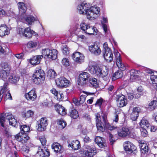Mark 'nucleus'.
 I'll use <instances>...</instances> for the list:
<instances>
[{
    "label": "nucleus",
    "mask_w": 157,
    "mask_h": 157,
    "mask_svg": "<svg viewBox=\"0 0 157 157\" xmlns=\"http://www.w3.org/2000/svg\"><path fill=\"white\" fill-rule=\"evenodd\" d=\"M95 116L96 122V125L97 131L98 132H104L106 129L110 130L116 129L119 136L124 138L129 136L131 130L128 127L125 126L119 127L111 126L109 124L107 119V116L105 113H103L101 115L102 121L101 120V117L99 113H95Z\"/></svg>",
    "instance_id": "nucleus-1"
},
{
    "label": "nucleus",
    "mask_w": 157,
    "mask_h": 157,
    "mask_svg": "<svg viewBox=\"0 0 157 157\" xmlns=\"http://www.w3.org/2000/svg\"><path fill=\"white\" fill-rule=\"evenodd\" d=\"M77 9L80 14H85L87 18L90 20H93L96 18L100 12V9L99 7H90L89 4L84 3L83 1L78 6Z\"/></svg>",
    "instance_id": "nucleus-2"
},
{
    "label": "nucleus",
    "mask_w": 157,
    "mask_h": 157,
    "mask_svg": "<svg viewBox=\"0 0 157 157\" xmlns=\"http://www.w3.org/2000/svg\"><path fill=\"white\" fill-rule=\"evenodd\" d=\"M114 54L116 64L120 70L117 71L113 74L112 77V79L113 81H114L117 79L121 78L123 75L122 71H124L126 69L125 66L122 63L120 54L117 51L115 52Z\"/></svg>",
    "instance_id": "nucleus-3"
},
{
    "label": "nucleus",
    "mask_w": 157,
    "mask_h": 157,
    "mask_svg": "<svg viewBox=\"0 0 157 157\" xmlns=\"http://www.w3.org/2000/svg\"><path fill=\"white\" fill-rule=\"evenodd\" d=\"M89 72L92 74L95 75L98 77L103 78L107 76L109 73L108 69H101L98 66L95 65H90L88 68Z\"/></svg>",
    "instance_id": "nucleus-4"
},
{
    "label": "nucleus",
    "mask_w": 157,
    "mask_h": 157,
    "mask_svg": "<svg viewBox=\"0 0 157 157\" xmlns=\"http://www.w3.org/2000/svg\"><path fill=\"white\" fill-rule=\"evenodd\" d=\"M33 82L35 84L39 85L44 82L45 79V75L44 72L41 67H36L33 76Z\"/></svg>",
    "instance_id": "nucleus-5"
},
{
    "label": "nucleus",
    "mask_w": 157,
    "mask_h": 157,
    "mask_svg": "<svg viewBox=\"0 0 157 157\" xmlns=\"http://www.w3.org/2000/svg\"><path fill=\"white\" fill-rule=\"evenodd\" d=\"M81 155L80 157H92L97 154V150L92 146L84 145L79 151Z\"/></svg>",
    "instance_id": "nucleus-6"
},
{
    "label": "nucleus",
    "mask_w": 157,
    "mask_h": 157,
    "mask_svg": "<svg viewBox=\"0 0 157 157\" xmlns=\"http://www.w3.org/2000/svg\"><path fill=\"white\" fill-rule=\"evenodd\" d=\"M42 54L44 55L45 59L49 58L55 60L57 58V51L56 49H45L43 50Z\"/></svg>",
    "instance_id": "nucleus-7"
},
{
    "label": "nucleus",
    "mask_w": 157,
    "mask_h": 157,
    "mask_svg": "<svg viewBox=\"0 0 157 157\" xmlns=\"http://www.w3.org/2000/svg\"><path fill=\"white\" fill-rule=\"evenodd\" d=\"M48 123V121L46 117H44L41 118L37 122V130L40 132L45 131L46 130Z\"/></svg>",
    "instance_id": "nucleus-8"
},
{
    "label": "nucleus",
    "mask_w": 157,
    "mask_h": 157,
    "mask_svg": "<svg viewBox=\"0 0 157 157\" xmlns=\"http://www.w3.org/2000/svg\"><path fill=\"white\" fill-rule=\"evenodd\" d=\"M115 95V99L116 101L118 102L117 105L119 107H122L126 106L128 102L127 98L124 95L121 93H116Z\"/></svg>",
    "instance_id": "nucleus-9"
},
{
    "label": "nucleus",
    "mask_w": 157,
    "mask_h": 157,
    "mask_svg": "<svg viewBox=\"0 0 157 157\" xmlns=\"http://www.w3.org/2000/svg\"><path fill=\"white\" fill-rule=\"evenodd\" d=\"M56 83L60 88H63L69 87L71 84L70 81L64 77H61L56 80Z\"/></svg>",
    "instance_id": "nucleus-10"
},
{
    "label": "nucleus",
    "mask_w": 157,
    "mask_h": 157,
    "mask_svg": "<svg viewBox=\"0 0 157 157\" xmlns=\"http://www.w3.org/2000/svg\"><path fill=\"white\" fill-rule=\"evenodd\" d=\"M88 49L92 54L95 56L99 55L101 52L100 45L97 42H94L92 44L89 46Z\"/></svg>",
    "instance_id": "nucleus-11"
},
{
    "label": "nucleus",
    "mask_w": 157,
    "mask_h": 157,
    "mask_svg": "<svg viewBox=\"0 0 157 157\" xmlns=\"http://www.w3.org/2000/svg\"><path fill=\"white\" fill-rule=\"evenodd\" d=\"M90 76V75L86 72H84L80 73L77 80L78 85L82 86L86 84Z\"/></svg>",
    "instance_id": "nucleus-12"
},
{
    "label": "nucleus",
    "mask_w": 157,
    "mask_h": 157,
    "mask_svg": "<svg viewBox=\"0 0 157 157\" xmlns=\"http://www.w3.org/2000/svg\"><path fill=\"white\" fill-rule=\"evenodd\" d=\"M15 138L19 142L24 144L27 142L30 137L27 134L19 133L15 136Z\"/></svg>",
    "instance_id": "nucleus-13"
},
{
    "label": "nucleus",
    "mask_w": 157,
    "mask_h": 157,
    "mask_svg": "<svg viewBox=\"0 0 157 157\" xmlns=\"http://www.w3.org/2000/svg\"><path fill=\"white\" fill-rule=\"evenodd\" d=\"M19 33L23 36L28 38H31L34 32L31 30L29 27H27L25 29L20 28L19 29Z\"/></svg>",
    "instance_id": "nucleus-14"
},
{
    "label": "nucleus",
    "mask_w": 157,
    "mask_h": 157,
    "mask_svg": "<svg viewBox=\"0 0 157 157\" xmlns=\"http://www.w3.org/2000/svg\"><path fill=\"white\" fill-rule=\"evenodd\" d=\"M24 96L28 101H33L35 100L37 98L35 89L33 88L28 93H25Z\"/></svg>",
    "instance_id": "nucleus-15"
},
{
    "label": "nucleus",
    "mask_w": 157,
    "mask_h": 157,
    "mask_svg": "<svg viewBox=\"0 0 157 157\" xmlns=\"http://www.w3.org/2000/svg\"><path fill=\"white\" fill-rule=\"evenodd\" d=\"M36 154L38 157H49L50 153L49 150L46 148L43 149L40 147H38Z\"/></svg>",
    "instance_id": "nucleus-16"
},
{
    "label": "nucleus",
    "mask_w": 157,
    "mask_h": 157,
    "mask_svg": "<svg viewBox=\"0 0 157 157\" xmlns=\"http://www.w3.org/2000/svg\"><path fill=\"white\" fill-rule=\"evenodd\" d=\"M5 115L6 119L9 121L10 125L17 128L18 126V122L14 118V116L10 113H6Z\"/></svg>",
    "instance_id": "nucleus-17"
},
{
    "label": "nucleus",
    "mask_w": 157,
    "mask_h": 157,
    "mask_svg": "<svg viewBox=\"0 0 157 157\" xmlns=\"http://www.w3.org/2000/svg\"><path fill=\"white\" fill-rule=\"evenodd\" d=\"M72 58L75 62L80 63L83 62L84 56L80 52H76L73 54Z\"/></svg>",
    "instance_id": "nucleus-18"
},
{
    "label": "nucleus",
    "mask_w": 157,
    "mask_h": 157,
    "mask_svg": "<svg viewBox=\"0 0 157 157\" xmlns=\"http://www.w3.org/2000/svg\"><path fill=\"white\" fill-rule=\"evenodd\" d=\"M10 30L6 24H1L0 25V36L3 37L10 34Z\"/></svg>",
    "instance_id": "nucleus-19"
},
{
    "label": "nucleus",
    "mask_w": 157,
    "mask_h": 157,
    "mask_svg": "<svg viewBox=\"0 0 157 157\" xmlns=\"http://www.w3.org/2000/svg\"><path fill=\"white\" fill-rule=\"evenodd\" d=\"M43 58V55L33 56L29 59V62L32 65L36 66L40 63V60Z\"/></svg>",
    "instance_id": "nucleus-20"
},
{
    "label": "nucleus",
    "mask_w": 157,
    "mask_h": 157,
    "mask_svg": "<svg viewBox=\"0 0 157 157\" xmlns=\"http://www.w3.org/2000/svg\"><path fill=\"white\" fill-rule=\"evenodd\" d=\"M95 142L101 148H104L106 146L105 139L101 137L97 136L95 139Z\"/></svg>",
    "instance_id": "nucleus-21"
},
{
    "label": "nucleus",
    "mask_w": 157,
    "mask_h": 157,
    "mask_svg": "<svg viewBox=\"0 0 157 157\" xmlns=\"http://www.w3.org/2000/svg\"><path fill=\"white\" fill-rule=\"evenodd\" d=\"M55 110L60 115L63 116L67 114V110L61 105L56 104L54 105Z\"/></svg>",
    "instance_id": "nucleus-22"
},
{
    "label": "nucleus",
    "mask_w": 157,
    "mask_h": 157,
    "mask_svg": "<svg viewBox=\"0 0 157 157\" xmlns=\"http://www.w3.org/2000/svg\"><path fill=\"white\" fill-rule=\"evenodd\" d=\"M125 143L126 145L124 146V149L126 151H128L130 153H132L134 151L136 150V147L129 141H126L125 142Z\"/></svg>",
    "instance_id": "nucleus-23"
},
{
    "label": "nucleus",
    "mask_w": 157,
    "mask_h": 157,
    "mask_svg": "<svg viewBox=\"0 0 157 157\" xmlns=\"http://www.w3.org/2000/svg\"><path fill=\"white\" fill-rule=\"evenodd\" d=\"M139 143L141 155H144V154L147 153L148 151V147L147 144L144 143V141H139Z\"/></svg>",
    "instance_id": "nucleus-24"
},
{
    "label": "nucleus",
    "mask_w": 157,
    "mask_h": 157,
    "mask_svg": "<svg viewBox=\"0 0 157 157\" xmlns=\"http://www.w3.org/2000/svg\"><path fill=\"white\" fill-rule=\"evenodd\" d=\"M103 55L105 59L107 62H110L113 61V55L111 50L103 52Z\"/></svg>",
    "instance_id": "nucleus-25"
},
{
    "label": "nucleus",
    "mask_w": 157,
    "mask_h": 157,
    "mask_svg": "<svg viewBox=\"0 0 157 157\" xmlns=\"http://www.w3.org/2000/svg\"><path fill=\"white\" fill-rule=\"evenodd\" d=\"M68 116H69L72 119H76L79 117L78 112L76 109L72 108L69 110Z\"/></svg>",
    "instance_id": "nucleus-26"
},
{
    "label": "nucleus",
    "mask_w": 157,
    "mask_h": 157,
    "mask_svg": "<svg viewBox=\"0 0 157 157\" xmlns=\"http://www.w3.org/2000/svg\"><path fill=\"white\" fill-rule=\"evenodd\" d=\"M52 148L56 153H61L63 152V147L60 144L57 143H53L52 145Z\"/></svg>",
    "instance_id": "nucleus-27"
},
{
    "label": "nucleus",
    "mask_w": 157,
    "mask_h": 157,
    "mask_svg": "<svg viewBox=\"0 0 157 157\" xmlns=\"http://www.w3.org/2000/svg\"><path fill=\"white\" fill-rule=\"evenodd\" d=\"M69 145L74 150L78 149L81 147L80 142L78 140H73L71 144H69Z\"/></svg>",
    "instance_id": "nucleus-28"
},
{
    "label": "nucleus",
    "mask_w": 157,
    "mask_h": 157,
    "mask_svg": "<svg viewBox=\"0 0 157 157\" xmlns=\"http://www.w3.org/2000/svg\"><path fill=\"white\" fill-rule=\"evenodd\" d=\"M0 67H1V70L10 72L11 69V66L8 63L6 62L1 63Z\"/></svg>",
    "instance_id": "nucleus-29"
},
{
    "label": "nucleus",
    "mask_w": 157,
    "mask_h": 157,
    "mask_svg": "<svg viewBox=\"0 0 157 157\" xmlns=\"http://www.w3.org/2000/svg\"><path fill=\"white\" fill-rule=\"evenodd\" d=\"M8 83L6 82L4 83L2 86H1V89L0 91V102L1 101L2 98V96L1 97L2 91L3 94L8 92V91H10L8 87Z\"/></svg>",
    "instance_id": "nucleus-30"
},
{
    "label": "nucleus",
    "mask_w": 157,
    "mask_h": 157,
    "mask_svg": "<svg viewBox=\"0 0 157 157\" xmlns=\"http://www.w3.org/2000/svg\"><path fill=\"white\" fill-rule=\"evenodd\" d=\"M130 119L134 121H136L137 119V107H136L133 108L132 111L130 114Z\"/></svg>",
    "instance_id": "nucleus-31"
},
{
    "label": "nucleus",
    "mask_w": 157,
    "mask_h": 157,
    "mask_svg": "<svg viewBox=\"0 0 157 157\" xmlns=\"http://www.w3.org/2000/svg\"><path fill=\"white\" fill-rule=\"evenodd\" d=\"M23 21L26 22L29 25H31L35 20L34 17L32 16H29L24 17L21 19Z\"/></svg>",
    "instance_id": "nucleus-32"
},
{
    "label": "nucleus",
    "mask_w": 157,
    "mask_h": 157,
    "mask_svg": "<svg viewBox=\"0 0 157 157\" xmlns=\"http://www.w3.org/2000/svg\"><path fill=\"white\" fill-rule=\"evenodd\" d=\"M130 80L132 81H134L137 78V71L134 69H132L130 71Z\"/></svg>",
    "instance_id": "nucleus-33"
},
{
    "label": "nucleus",
    "mask_w": 157,
    "mask_h": 157,
    "mask_svg": "<svg viewBox=\"0 0 157 157\" xmlns=\"http://www.w3.org/2000/svg\"><path fill=\"white\" fill-rule=\"evenodd\" d=\"M140 125L141 128H147L150 127V124L147 120L143 119L140 123Z\"/></svg>",
    "instance_id": "nucleus-34"
},
{
    "label": "nucleus",
    "mask_w": 157,
    "mask_h": 157,
    "mask_svg": "<svg viewBox=\"0 0 157 157\" xmlns=\"http://www.w3.org/2000/svg\"><path fill=\"white\" fill-rule=\"evenodd\" d=\"M20 129L21 132L20 133L22 134H27L26 132H29L30 131V127L26 124L20 125Z\"/></svg>",
    "instance_id": "nucleus-35"
},
{
    "label": "nucleus",
    "mask_w": 157,
    "mask_h": 157,
    "mask_svg": "<svg viewBox=\"0 0 157 157\" xmlns=\"http://www.w3.org/2000/svg\"><path fill=\"white\" fill-rule=\"evenodd\" d=\"M18 7L19 10L22 13H26L27 10L26 6L25 3L22 2H20L18 3Z\"/></svg>",
    "instance_id": "nucleus-36"
},
{
    "label": "nucleus",
    "mask_w": 157,
    "mask_h": 157,
    "mask_svg": "<svg viewBox=\"0 0 157 157\" xmlns=\"http://www.w3.org/2000/svg\"><path fill=\"white\" fill-rule=\"evenodd\" d=\"M56 72L52 69L49 70L47 72V76L50 78V79H53L56 76Z\"/></svg>",
    "instance_id": "nucleus-37"
},
{
    "label": "nucleus",
    "mask_w": 157,
    "mask_h": 157,
    "mask_svg": "<svg viewBox=\"0 0 157 157\" xmlns=\"http://www.w3.org/2000/svg\"><path fill=\"white\" fill-rule=\"evenodd\" d=\"M38 45V43L36 41H30L27 44V46L30 49L36 48Z\"/></svg>",
    "instance_id": "nucleus-38"
},
{
    "label": "nucleus",
    "mask_w": 157,
    "mask_h": 157,
    "mask_svg": "<svg viewBox=\"0 0 157 157\" xmlns=\"http://www.w3.org/2000/svg\"><path fill=\"white\" fill-rule=\"evenodd\" d=\"M33 111L31 110L27 111L26 112H23L22 113V116L23 117L29 118L33 117L34 114Z\"/></svg>",
    "instance_id": "nucleus-39"
},
{
    "label": "nucleus",
    "mask_w": 157,
    "mask_h": 157,
    "mask_svg": "<svg viewBox=\"0 0 157 157\" xmlns=\"http://www.w3.org/2000/svg\"><path fill=\"white\" fill-rule=\"evenodd\" d=\"M95 27L90 26V25L88 26L86 31H85V33L88 34L90 35L94 34V33L96 32Z\"/></svg>",
    "instance_id": "nucleus-40"
},
{
    "label": "nucleus",
    "mask_w": 157,
    "mask_h": 157,
    "mask_svg": "<svg viewBox=\"0 0 157 157\" xmlns=\"http://www.w3.org/2000/svg\"><path fill=\"white\" fill-rule=\"evenodd\" d=\"M20 77L16 75H11L9 78V81L12 83H17L19 80Z\"/></svg>",
    "instance_id": "nucleus-41"
},
{
    "label": "nucleus",
    "mask_w": 157,
    "mask_h": 157,
    "mask_svg": "<svg viewBox=\"0 0 157 157\" xmlns=\"http://www.w3.org/2000/svg\"><path fill=\"white\" fill-rule=\"evenodd\" d=\"M6 113H1L0 114V124L1 126L3 127H5L4 123L5 121V119L6 118Z\"/></svg>",
    "instance_id": "nucleus-42"
},
{
    "label": "nucleus",
    "mask_w": 157,
    "mask_h": 157,
    "mask_svg": "<svg viewBox=\"0 0 157 157\" xmlns=\"http://www.w3.org/2000/svg\"><path fill=\"white\" fill-rule=\"evenodd\" d=\"M10 72H7L5 71L1 70L0 71V77L3 80H6L9 75Z\"/></svg>",
    "instance_id": "nucleus-43"
},
{
    "label": "nucleus",
    "mask_w": 157,
    "mask_h": 157,
    "mask_svg": "<svg viewBox=\"0 0 157 157\" xmlns=\"http://www.w3.org/2000/svg\"><path fill=\"white\" fill-rule=\"evenodd\" d=\"M89 82L93 86L95 87H97L98 86V85L97 79L95 78H90L89 80Z\"/></svg>",
    "instance_id": "nucleus-44"
},
{
    "label": "nucleus",
    "mask_w": 157,
    "mask_h": 157,
    "mask_svg": "<svg viewBox=\"0 0 157 157\" xmlns=\"http://www.w3.org/2000/svg\"><path fill=\"white\" fill-rule=\"evenodd\" d=\"M89 25L85 22H82L80 24V26L81 29L85 33V31H86Z\"/></svg>",
    "instance_id": "nucleus-45"
},
{
    "label": "nucleus",
    "mask_w": 157,
    "mask_h": 157,
    "mask_svg": "<svg viewBox=\"0 0 157 157\" xmlns=\"http://www.w3.org/2000/svg\"><path fill=\"white\" fill-rule=\"evenodd\" d=\"M69 48L67 45L63 46L62 49L63 53L66 56H67L69 54Z\"/></svg>",
    "instance_id": "nucleus-46"
},
{
    "label": "nucleus",
    "mask_w": 157,
    "mask_h": 157,
    "mask_svg": "<svg viewBox=\"0 0 157 157\" xmlns=\"http://www.w3.org/2000/svg\"><path fill=\"white\" fill-rule=\"evenodd\" d=\"M149 107L151 109H155L157 106V101H153L151 102L149 104Z\"/></svg>",
    "instance_id": "nucleus-47"
},
{
    "label": "nucleus",
    "mask_w": 157,
    "mask_h": 157,
    "mask_svg": "<svg viewBox=\"0 0 157 157\" xmlns=\"http://www.w3.org/2000/svg\"><path fill=\"white\" fill-rule=\"evenodd\" d=\"M22 153L24 155L27 154L29 151V147L26 146H23L21 148Z\"/></svg>",
    "instance_id": "nucleus-48"
},
{
    "label": "nucleus",
    "mask_w": 157,
    "mask_h": 157,
    "mask_svg": "<svg viewBox=\"0 0 157 157\" xmlns=\"http://www.w3.org/2000/svg\"><path fill=\"white\" fill-rule=\"evenodd\" d=\"M150 79L152 81L153 86L154 87L155 86V84H157V77L156 75H151L150 77Z\"/></svg>",
    "instance_id": "nucleus-49"
},
{
    "label": "nucleus",
    "mask_w": 157,
    "mask_h": 157,
    "mask_svg": "<svg viewBox=\"0 0 157 157\" xmlns=\"http://www.w3.org/2000/svg\"><path fill=\"white\" fill-rule=\"evenodd\" d=\"M55 96L57 99L59 101H62L64 99V97L62 93H58Z\"/></svg>",
    "instance_id": "nucleus-50"
},
{
    "label": "nucleus",
    "mask_w": 157,
    "mask_h": 157,
    "mask_svg": "<svg viewBox=\"0 0 157 157\" xmlns=\"http://www.w3.org/2000/svg\"><path fill=\"white\" fill-rule=\"evenodd\" d=\"M146 128H141L140 129L141 135L143 137H146L147 135V132Z\"/></svg>",
    "instance_id": "nucleus-51"
},
{
    "label": "nucleus",
    "mask_w": 157,
    "mask_h": 157,
    "mask_svg": "<svg viewBox=\"0 0 157 157\" xmlns=\"http://www.w3.org/2000/svg\"><path fill=\"white\" fill-rule=\"evenodd\" d=\"M40 140L41 142L42 145L43 146H44L46 145V144L47 140L44 136H40Z\"/></svg>",
    "instance_id": "nucleus-52"
},
{
    "label": "nucleus",
    "mask_w": 157,
    "mask_h": 157,
    "mask_svg": "<svg viewBox=\"0 0 157 157\" xmlns=\"http://www.w3.org/2000/svg\"><path fill=\"white\" fill-rule=\"evenodd\" d=\"M103 100L102 98H100L98 99L95 103V105H97L101 107V106L102 103L103 102Z\"/></svg>",
    "instance_id": "nucleus-53"
},
{
    "label": "nucleus",
    "mask_w": 157,
    "mask_h": 157,
    "mask_svg": "<svg viewBox=\"0 0 157 157\" xmlns=\"http://www.w3.org/2000/svg\"><path fill=\"white\" fill-rule=\"evenodd\" d=\"M109 137L110 143L111 145H112L115 142L116 140L114 138L113 135L110 133H109Z\"/></svg>",
    "instance_id": "nucleus-54"
},
{
    "label": "nucleus",
    "mask_w": 157,
    "mask_h": 157,
    "mask_svg": "<svg viewBox=\"0 0 157 157\" xmlns=\"http://www.w3.org/2000/svg\"><path fill=\"white\" fill-rule=\"evenodd\" d=\"M59 125L60 126V128L62 129L65 128L66 125L67 123L65 121H64L63 120H60L59 121Z\"/></svg>",
    "instance_id": "nucleus-55"
},
{
    "label": "nucleus",
    "mask_w": 157,
    "mask_h": 157,
    "mask_svg": "<svg viewBox=\"0 0 157 157\" xmlns=\"http://www.w3.org/2000/svg\"><path fill=\"white\" fill-rule=\"evenodd\" d=\"M62 63L66 66H69L70 64L68 59L65 58H63L62 60Z\"/></svg>",
    "instance_id": "nucleus-56"
},
{
    "label": "nucleus",
    "mask_w": 157,
    "mask_h": 157,
    "mask_svg": "<svg viewBox=\"0 0 157 157\" xmlns=\"http://www.w3.org/2000/svg\"><path fill=\"white\" fill-rule=\"evenodd\" d=\"M73 103L75 104V105L77 106H79L81 104H81L80 100H78V99L76 98L73 99Z\"/></svg>",
    "instance_id": "nucleus-57"
},
{
    "label": "nucleus",
    "mask_w": 157,
    "mask_h": 157,
    "mask_svg": "<svg viewBox=\"0 0 157 157\" xmlns=\"http://www.w3.org/2000/svg\"><path fill=\"white\" fill-rule=\"evenodd\" d=\"M103 52L111 50L108 46V43L107 42L104 43L103 44Z\"/></svg>",
    "instance_id": "nucleus-58"
},
{
    "label": "nucleus",
    "mask_w": 157,
    "mask_h": 157,
    "mask_svg": "<svg viewBox=\"0 0 157 157\" xmlns=\"http://www.w3.org/2000/svg\"><path fill=\"white\" fill-rule=\"evenodd\" d=\"M10 91H8V92H7V93L5 95V98L6 100H12V98Z\"/></svg>",
    "instance_id": "nucleus-59"
},
{
    "label": "nucleus",
    "mask_w": 157,
    "mask_h": 157,
    "mask_svg": "<svg viewBox=\"0 0 157 157\" xmlns=\"http://www.w3.org/2000/svg\"><path fill=\"white\" fill-rule=\"evenodd\" d=\"M144 89L142 86H140L138 87V95L140 96L143 95L144 93Z\"/></svg>",
    "instance_id": "nucleus-60"
},
{
    "label": "nucleus",
    "mask_w": 157,
    "mask_h": 157,
    "mask_svg": "<svg viewBox=\"0 0 157 157\" xmlns=\"http://www.w3.org/2000/svg\"><path fill=\"white\" fill-rule=\"evenodd\" d=\"M7 16V13L4 10L0 8V16L3 17Z\"/></svg>",
    "instance_id": "nucleus-61"
},
{
    "label": "nucleus",
    "mask_w": 157,
    "mask_h": 157,
    "mask_svg": "<svg viewBox=\"0 0 157 157\" xmlns=\"http://www.w3.org/2000/svg\"><path fill=\"white\" fill-rule=\"evenodd\" d=\"M86 95H82L80 97V101L81 104H83L84 102L85 101L86 98Z\"/></svg>",
    "instance_id": "nucleus-62"
},
{
    "label": "nucleus",
    "mask_w": 157,
    "mask_h": 157,
    "mask_svg": "<svg viewBox=\"0 0 157 157\" xmlns=\"http://www.w3.org/2000/svg\"><path fill=\"white\" fill-rule=\"evenodd\" d=\"M24 56V53L21 52L20 54H17L15 55V56L18 59H22Z\"/></svg>",
    "instance_id": "nucleus-63"
},
{
    "label": "nucleus",
    "mask_w": 157,
    "mask_h": 157,
    "mask_svg": "<svg viewBox=\"0 0 157 157\" xmlns=\"http://www.w3.org/2000/svg\"><path fill=\"white\" fill-rule=\"evenodd\" d=\"M4 136L7 138H10L11 137V135L10 133L8 131L5 130L4 131Z\"/></svg>",
    "instance_id": "nucleus-64"
}]
</instances>
